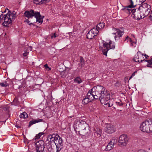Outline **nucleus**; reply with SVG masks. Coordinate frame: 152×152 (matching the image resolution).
Wrapping results in <instances>:
<instances>
[{
  "mask_svg": "<svg viewBox=\"0 0 152 152\" xmlns=\"http://www.w3.org/2000/svg\"><path fill=\"white\" fill-rule=\"evenodd\" d=\"M50 141L48 145H47V148L49 152H53V148L52 147L53 143L55 144L56 147V152H59L63 148V140L58 135L53 134L49 136Z\"/></svg>",
  "mask_w": 152,
  "mask_h": 152,
  "instance_id": "obj_1",
  "label": "nucleus"
},
{
  "mask_svg": "<svg viewBox=\"0 0 152 152\" xmlns=\"http://www.w3.org/2000/svg\"><path fill=\"white\" fill-rule=\"evenodd\" d=\"M99 43V47L101 50H102L103 54L106 56H107V52L110 49H114L115 48V42L110 40L108 42L104 40H102Z\"/></svg>",
  "mask_w": 152,
  "mask_h": 152,
  "instance_id": "obj_2",
  "label": "nucleus"
},
{
  "mask_svg": "<svg viewBox=\"0 0 152 152\" xmlns=\"http://www.w3.org/2000/svg\"><path fill=\"white\" fill-rule=\"evenodd\" d=\"M99 92L97 94L98 96V99H99L101 103L103 104L104 102L108 101L110 99V95L103 86H99Z\"/></svg>",
  "mask_w": 152,
  "mask_h": 152,
  "instance_id": "obj_3",
  "label": "nucleus"
},
{
  "mask_svg": "<svg viewBox=\"0 0 152 152\" xmlns=\"http://www.w3.org/2000/svg\"><path fill=\"white\" fill-rule=\"evenodd\" d=\"M7 9L8 10V13L7 14L4 15L2 18L1 20H4L3 25L5 26L8 27L9 25L11 24L14 19L16 18V13L15 12H11L8 9Z\"/></svg>",
  "mask_w": 152,
  "mask_h": 152,
  "instance_id": "obj_4",
  "label": "nucleus"
},
{
  "mask_svg": "<svg viewBox=\"0 0 152 152\" xmlns=\"http://www.w3.org/2000/svg\"><path fill=\"white\" fill-rule=\"evenodd\" d=\"M73 126L75 131L77 134L78 130L77 129H79L81 130L87 127L88 128L89 126L85 121L79 120L75 121Z\"/></svg>",
  "mask_w": 152,
  "mask_h": 152,
  "instance_id": "obj_5",
  "label": "nucleus"
},
{
  "mask_svg": "<svg viewBox=\"0 0 152 152\" xmlns=\"http://www.w3.org/2000/svg\"><path fill=\"white\" fill-rule=\"evenodd\" d=\"M99 86H96L94 87L89 91L86 96L89 98L91 101L93 100L94 99H98V96L97 94L99 93Z\"/></svg>",
  "mask_w": 152,
  "mask_h": 152,
  "instance_id": "obj_6",
  "label": "nucleus"
},
{
  "mask_svg": "<svg viewBox=\"0 0 152 152\" xmlns=\"http://www.w3.org/2000/svg\"><path fill=\"white\" fill-rule=\"evenodd\" d=\"M140 129L143 132L147 133L152 132V122L146 121L142 122L140 127Z\"/></svg>",
  "mask_w": 152,
  "mask_h": 152,
  "instance_id": "obj_7",
  "label": "nucleus"
},
{
  "mask_svg": "<svg viewBox=\"0 0 152 152\" xmlns=\"http://www.w3.org/2000/svg\"><path fill=\"white\" fill-rule=\"evenodd\" d=\"M140 8L142 13L143 18L147 16L151 11V6L147 3L142 4L141 6L140 7Z\"/></svg>",
  "mask_w": 152,
  "mask_h": 152,
  "instance_id": "obj_8",
  "label": "nucleus"
},
{
  "mask_svg": "<svg viewBox=\"0 0 152 152\" xmlns=\"http://www.w3.org/2000/svg\"><path fill=\"white\" fill-rule=\"evenodd\" d=\"M112 30L113 31H115V32L112 33L113 34L115 35L114 36L115 40H118L120 39L123 34L124 32V30L123 28L120 29L114 28L112 29Z\"/></svg>",
  "mask_w": 152,
  "mask_h": 152,
  "instance_id": "obj_9",
  "label": "nucleus"
},
{
  "mask_svg": "<svg viewBox=\"0 0 152 152\" xmlns=\"http://www.w3.org/2000/svg\"><path fill=\"white\" fill-rule=\"evenodd\" d=\"M142 12L139 8L137 10L133 9L132 16L133 18L136 20L140 19L142 18V14H141Z\"/></svg>",
  "mask_w": 152,
  "mask_h": 152,
  "instance_id": "obj_10",
  "label": "nucleus"
},
{
  "mask_svg": "<svg viewBox=\"0 0 152 152\" xmlns=\"http://www.w3.org/2000/svg\"><path fill=\"white\" fill-rule=\"evenodd\" d=\"M128 141V138L127 136L125 134H122L120 136L119 139L118 143L120 145L125 146Z\"/></svg>",
  "mask_w": 152,
  "mask_h": 152,
  "instance_id": "obj_11",
  "label": "nucleus"
},
{
  "mask_svg": "<svg viewBox=\"0 0 152 152\" xmlns=\"http://www.w3.org/2000/svg\"><path fill=\"white\" fill-rule=\"evenodd\" d=\"M44 141L42 140H40L36 143L37 152H44Z\"/></svg>",
  "mask_w": 152,
  "mask_h": 152,
  "instance_id": "obj_12",
  "label": "nucleus"
},
{
  "mask_svg": "<svg viewBox=\"0 0 152 152\" xmlns=\"http://www.w3.org/2000/svg\"><path fill=\"white\" fill-rule=\"evenodd\" d=\"M104 130L105 132L109 134H112L115 132V130L114 126L109 123L105 124Z\"/></svg>",
  "mask_w": 152,
  "mask_h": 152,
  "instance_id": "obj_13",
  "label": "nucleus"
},
{
  "mask_svg": "<svg viewBox=\"0 0 152 152\" xmlns=\"http://www.w3.org/2000/svg\"><path fill=\"white\" fill-rule=\"evenodd\" d=\"M99 31L95 28L91 29L89 31L86 35L87 38L89 39H91L95 36L97 35Z\"/></svg>",
  "mask_w": 152,
  "mask_h": 152,
  "instance_id": "obj_14",
  "label": "nucleus"
},
{
  "mask_svg": "<svg viewBox=\"0 0 152 152\" xmlns=\"http://www.w3.org/2000/svg\"><path fill=\"white\" fill-rule=\"evenodd\" d=\"M36 12L33 10H31L30 11H26L24 15L25 17H27L28 18H32L33 16L35 17Z\"/></svg>",
  "mask_w": 152,
  "mask_h": 152,
  "instance_id": "obj_15",
  "label": "nucleus"
},
{
  "mask_svg": "<svg viewBox=\"0 0 152 152\" xmlns=\"http://www.w3.org/2000/svg\"><path fill=\"white\" fill-rule=\"evenodd\" d=\"M78 133L82 136H86L88 137L90 135V132L88 129H87L86 128L80 130H78Z\"/></svg>",
  "mask_w": 152,
  "mask_h": 152,
  "instance_id": "obj_16",
  "label": "nucleus"
},
{
  "mask_svg": "<svg viewBox=\"0 0 152 152\" xmlns=\"http://www.w3.org/2000/svg\"><path fill=\"white\" fill-rule=\"evenodd\" d=\"M115 143V140H112L110 141L108 143L106 147L105 150L106 151H109L112 150L113 148L114 145Z\"/></svg>",
  "mask_w": 152,
  "mask_h": 152,
  "instance_id": "obj_17",
  "label": "nucleus"
},
{
  "mask_svg": "<svg viewBox=\"0 0 152 152\" xmlns=\"http://www.w3.org/2000/svg\"><path fill=\"white\" fill-rule=\"evenodd\" d=\"M35 17L36 19V22H38L39 23H42L44 16H42L39 12H36Z\"/></svg>",
  "mask_w": 152,
  "mask_h": 152,
  "instance_id": "obj_18",
  "label": "nucleus"
},
{
  "mask_svg": "<svg viewBox=\"0 0 152 152\" xmlns=\"http://www.w3.org/2000/svg\"><path fill=\"white\" fill-rule=\"evenodd\" d=\"M132 8H133L129 5L124 7V8L122 9L121 10L124 12L128 14H129L131 13H132L133 11V9H132Z\"/></svg>",
  "mask_w": 152,
  "mask_h": 152,
  "instance_id": "obj_19",
  "label": "nucleus"
},
{
  "mask_svg": "<svg viewBox=\"0 0 152 152\" xmlns=\"http://www.w3.org/2000/svg\"><path fill=\"white\" fill-rule=\"evenodd\" d=\"M43 121V120L42 119H37L36 120H33L29 122V124L28 126L29 127H30L33 124H36L37 123L40 122H42Z\"/></svg>",
  "mask_w": 152,
  "mask_h": 152,
  "instance_id": "obj_20",
  "label": "nucleus"
},
{
  "mask_svg": "<svg viewBox=\"0 0 152 152\" xmlns=\"http://www.w3.org/2000/svg\"><path fill=\"white\" fill-rule=\"evenodd\" d=\"M101 130L99 129H96L95 132H94V136L97 137H99L101 136Z\"/></svg>",
  "mask_w": 152,
  "mask_h": 152,
  "instance_id": "obj_21",
  "label": "nucleus"
},
{
  "mask_svg": "<svg viewBox=\"0 0 152 152\" xmlns=\"http://www.w3.org/2000/svg\"><path fill=\"white\" fill-rule=\"evenodd\" d=\"M104 23H101L98 24L96 26V29L98 30V31L99 30H100L103 28L104 26Z\"/></svg>",
  "mask_w": 152,
  "mask_h": 152,
  "instance_id": "obj_22",
  "label": "nucleus"
},
{
  "mask_svg": "<svg viewBox=\"0 0 152 152\" xmlns=\"http://www.w3.org/2000/svg\"><path fill=\"white\" fill-rule=\"evenodd\" d=\"M34 4L37 5H41L45 4L44 0H33Z\"/></svg>",
  "mask_w": 152,
  "mask_h": 152,
  "instance_id": "obj_23",
  "label": "nucleus"
},
{
  "mask_svg": "<svg viewBox=\"0 0 152 152\" xmlns=\"http://www.w3.org/2000/svg\"><path fill=\"white\" fill-rule=\"evenodd\" d=\"M141 52L140 51H138L137 54L134 56L133 59V61L136 62H139V60L138 59V58H139V57H138V56H139V54Z\"/></svg>",
  "mask_w": 152,
  "mask_h": 152,
  "instance_id": "obj_24",
  "label": "nucleus"
},
{
  "mask_svg": "<svg viewBox=\"0 0 152 152\" xmlns=\"http://www.w3.org/2000/svg\"><path fill=\"white\" fill-rule=\"evenodd\" d=\"M90 101H91V100H90L89 98H88L86 96V97L83 100L82 103L83 104H87Z\"/></svg>",
  "mask_w": 152,
  "mask_h": 152,
  "instance_id": "obj_25",
  "label": "nucleus"
},
{
  "mask_svg": "<svg viewBox=\"0 0 152 152\" xmlns=\"http://www.w3.org/2000/svg\"><path fill=\"white\" fill-rule=\"evenodd\" d=\"M28 117V115L26 112H23L21 113L20 115V118L25 119L27 118Z\"/></svg>",
  "mask_w": 152,
  "mask_h": 152,
  "instance_id": "obj_26",
  "label": "nucleus"
},
{
  "mask_svg": "<svg viewBox=\"0 0 152 152\" xmlns=\"http://www.w3.org/2000/svg\"><path fill=\"white\" fill-rule=\"evenodd\" d=\"M140 54H139V56H138V57H139V58H138L139 62H140L144 61V59L143 57V54H141V53Z\"/></svg>",
  "mask_w": 152,
  "mask_h": 152,
  "instance_id": "obj_27",
  "label": "nucleus"
},
{
  "mask_svg": "<svg viewBox=\"0 0 152 152\" xmlns=\"http://www.w3.org/2000/svg\"><path fill=\"white\" fill-rule=\"evenodd\" d=\"M80 64L81 67H83L85 64V60L82 56L80 57Z\"/></svg>",
  "mask_w": 152,
  "mask_h": 152,
  "instance_id": "obj_28",
  "label": "nucleus"
},
{
  "mask_svg": "<svg viewBox=\"0 0 152 152\" xmlns=\"http://www.w3.org/2000/svg\"><path fill=\"white\" fill-rule=\"evenodd\" d=\"M43 132L39 133L38 134H36L35 137L34 138L33 140H36L37 139H38L40 138L41 136L44 134Z\"/></svg>",
  "mask_w": 152,
  "mask_h": 152,
  "instance_id": "obj_29",
  "label": "nucleus"
},
{
  "mask_svg": "<svg viewBox=\"0 0 152 152\" xmlns=\"http://www.w3.org/2000/svg\"><path fill=\"white\" fill-rule=\"evenodd\" d=\"M124 41H127V42H128V41H130V42L131 43V45L132 46L133 45V43H135V44H136V42H132L131 39L130 38L128 37V36L126 37Z\"/></svg>",
  "mask_w": 152,
  "mask_h": 152,
  "instance_id": "obj_30",
  "label": "nucleus"
},
{
  "mask_svg": "<svg viewBox=\"0 0 152 152\" xmlns=\"http://www.w3.org/2000/svg\"><path fill=\"white\" fill-rule=\"evenodd\" d=\"M74 81L75 83L80 84L82 82V80L80 77H77L74 79Z\"/></svg>",
  "mask_w": 152,
  "mask_h": 152,
  "instance_id": "obj_31",
  "label": "nucleus"
},
{
  "mask_svg": "<svg viewBox=\"0 0 152 152\" xmlns=\"http://www.w3.org/2000/svg\"><path fill=\"white\" fill-rule=\"evenodd\" d=\"M129 4H130L129 6L134 8L135 7V5L133 4V2L132 0H128Z\"/></svg>",
  "mask_w": 152,
  "mask_h": 152,
  "instance_id": "obj_32",
  "label": "nucleus"
},
{
  "mask_svg": "<svg viewBox=\"0 0 152 152\" xmlns=\"http://www.w3.org/2000/svg\"><path fill=\"white\" fill-rule=\"evenodd\" d=\"M1 86L2 87H7L9 86V84L6 83V82L5 83H0Z\"/></svg>",
  "mask_w": 152,
  "mask_h": 152,
  "instance_id": "obj_33",
  "label": "nucleus"
},
{
  "mask_svg": "<svg viewBox=\"0 0 152 152\" xmlns=\"http://www.w3.org/2000/svg\"><path fill=\"white\" fill-rule=\"evenodd\" d=\"M147 66L148 67L152 68V58L151 59L150 61L149 62V64H147Z\"/></svg>",
  "mask_w": 152,
  "mask_h": 152,
  "instance_id": "obj_34",
  "label": "nucleus"
},
{
  "mask_svg": "<svg viewBox=\"0 0 152 152\" xmlns=\"http://www.w3.org/2000/svg\"><path fill=\"white\" fill-rule=\"evenodd\" d=\"M106 103V102H104V103H103V104H104V105L108 106V107H110L113 106V104H112V103L110 104V103H109L108 102L107 103Z\"/></svg>",
  "mask_w": 152,
  "mask_h": 152,
  "instance_id": "obj_35",
  "label": "nucleus"
},
{
  "mask_svg": "<svg viewBox=\"0 0 152 152\" xmlns=\"http://www.w3.org/2000/svg\"><path fill=\"white\" fill-rule=\"evenodd\" d=\"M115 104L117 106H122L123 104V103L122 102H115Z\"/></svg>",
  "mask_w": 152,
  "mask_h": 152,
  "instance_id": "obj_36",
  "label": "nucleus"
},
{
  "mask_svg": "<svg viewBox=\"0 0 152 152\" xmlns=\"http://www.w3.org/2000/svg\"><path fill=\"white\" fill-rule=\"evenodd\" d=\"M137 71H135L132 74L131 76L130 77L129 79H131L132 77H134L135 75V73H137Z\"/></svg>",
  "mask_w": 152,
  "mask_h": 152,
  "instance_id": "obj_37",
  "label": "nucleus"
},
{
  "mask_svg": "<svg viewBox=\"0 0 152 152\" xmlns=\"http://www.w3.org/2000/svg\"><path fill=\"white\" fill-rule=\"evenodd\" d=\"M57 37L56 34V33H54L51 37V38L53 39V38H56Z\"/></svg>",
  "mask_w": 152,
  "mask_h": 152,
  "instance_id": "obj_38",
  "label": "nucleus"
},
{
  "mask_svg": "<svg viewBox=\"0 0 152 152\" xmlns=\"http://www.w3.org/2000/svg\"><path fill=\"white\" fill-rule=\"evenodd\" d=\"M150 14V16H149V17L151 21H152V10L151 11Z\"/></svg>",
  "mask_w": 152,
  "mask_h": 152,
  "instance_id": "obj_39",
  "label": "nucleus"
},
{
  "mask_svg": "<svg viewBox=\"0 0 152 152\" xmlns=\"http://www.w3.org/2000/svg\"><path fill=\"white\" fill-rule=\"evenodd\" d=\"M28 52H26L23 53V56L24 57H26L28 54Z\"/></svg>",
  "mask_w": 152,
  "mask_h": 152,
  "instance_id": "obj_40",
  "label": "nucleus"
},
{
  "mask_svg": "<svg viewBox=\"0 0 152 152\" xmlns=\"http://www.w3.org/2000/svg\"><path fill=\"white\" fill-rule=\"evenodd\" d=\"M45 67L46 69H48V68L49 69V70H50L51 69V68H49L48 66V65H47V64H46L45 65Z\"/></svg>",
  "mask_w": 152,
  "mask_h": 152,
  "instance_id": "obj_41",
  "label": "nucleus"
},
{
  "mask_svg": "<svg viewBox=\"0 0 152 152\" xmlns=\"http://www.w3.org/2000/svg\"><path fill=\"white\" fill-rule=\"evenodd\" d=\"M50 0H44L45 3L49 2Z\"/></svg>",
  "mask_w": 152,
  "mask_h": 152,
  "instance_id": "obj_42",
  "label": "nucleus"
},
{
  "mask_svg": "<svg viewBox=\"0 0 152 152\" xmlns=\"http://www.w3.org/2000/svg\"><path fill=\"white\" fill-rule=\"evenodd\" d=\"M150 61H151V59L150 60H144V61H146V62H147L148 64H149V62Z\"/></svg>",
  "mask_w": 152,
  "mask_h": 152,
  "instance_id": "obj_43",
  "label": "nucleus"
},
{
  "mask_svg": "<svg viewBox=\"0 0 152 152\" xmlns=\"http://www.w3.org/2000/svg\"><path fill=\"white\" fill-rule=\"evenodd\" d=\"M25 22H26L28 24L29 23V21L28 19H26Z\"/></svg>",
  "mask_w": 152,
  "mask_h": 152,
  "instance_id": "obj_44",
  "label": "nucleus"
},
{
  "mask_svg": "<svg viewBox=\"0 0 152 152\" xmlns=\"http://www.w3.org/2000/svg\"><path fill=\"white\" fill-rule=\"evenodd\" d=\"M143 56H145L146 58H147V57H148V56L146 55L145 54H143Z\"/></svg>",
  "mask_w": 152,
  "mask_h": 152,
  "instance_id": "obj_45",
  "label": "nucleus"
},
{
  "mask_svg": "<svg viewBox=\"0 0 152 152\" xmlns=\"http://www.w3.org/2000/svg\"><path fill=\"white\" fill-rule=\"evenodd\" d=\"M135 152H142V150H138L135 151Z\"/></svg>",
  "mask_w": 152,
  "mask_h": 152,
  "instance_id": "obj_46",
  "label": "nucleus"
},
{
  "mask_svg": "<svg viewBox=\"0 0 152 152\" xmlns=\"http://www.w3.org/2000/svg\"><path fill=\"white\" fill-rule=\"evenodd\" d=\"M142 152H148L146 151H145V150H142Z\"/></svg>",
  "mask_w": 152,
  "mask_h": 152,
  "instance_id": "obj_47",
  "label": "nucleus"
},
{
  "mask_svg": "<svg viewBox=\"0 0 152 152\" xmlns=\"http://www.w3.org/2000/svg\"><path fill=\"white\" fill-rule=\"evenodd\" d=\"M32 24H33V23H29L28 24L29 25H31V24L32 25Z\"/></svg>",
  "mask_w": 152,
  "mask_h": 152,
  "instance_id": "obj_48",
  "label": "nucleus"
},
{
  "mask_svg": "<svg viewBox=\"0 0 152 152\" xmlns=\"http://www.w3.org/2000/svg\"><path fill=\"white\" fill-rule=\"evenodd\" d=\"M32 25L34 26H35V24L33 23V24Z\"/></svg>",
  "mask_w": 152,
  "mask_h": 152,
  "instance_id": "obj_49",
  "label": "nucleus"
},
{
  "mask_svg": "<svg viewBox=\"0 0 152 152\" xmlns=\"http://www.w3.org/2000/svg\"><path fill=\"white\" fill-rule=\"evenodd\" d=\"M141 14H142V18H143V16H142V13H141Z\"/></svg>",
  "mask_w": 152,
  "mask_h": 152,
  "instance_id": "obj_50",
  "label": "nucleus"
},
{
  "mask_svg": "<svg viewBox=\"0 0 152 152\" xmlns=\"http://www.w3.org/2000/svg\"><path fill=\"white\" fill-rule=\"evenodd\" d=\"M113 107L114 109H115V108H116L115 107Z\"/></svg>",
  "mask_w": 152,
  "mask_h": 152,
  "instance_id": "obj_51",
  "label": "nucleus"
},
{
  "mask_svg": "<svg viewBox=\"0 0 152 152\" xmlns=\"http://www.w3.org/2000/svg\"><path fill=\"white\" fill-rule=\"evenodd\" d=\"M6 12V10L4 12Z\"/></svg>",
  "mask_w": 152,
  "mask_h": 152,
  "instance_id": "obj_52",
  "label": "nucleus"
},
{
  "mask_svg": "<svg viewBox=\"0 0 152 152\" xmlns=\"http://www.w3.org/2000/svg\"><path fill=\"white\" fill-rule=\"evenodd\" d=\"M1 12L3 13V12H2V11H1Z\"/></svg>",
  "mask_w": 152,
  "mask_h": 152,
  "instance_id": "obj_53",
  "label": "nucleus"
},
{
  "mask_svg": "<svg viewBox=\"0 0 152 152\" xmlns=\"http://www.w3.org/2000/svg\"><path fill=\"white\" fill-rule=\"evenodd\" d=\"M1 12L3 13V12H2V11H1Z\"/></svg>",
  "mask_w": 152,
  "mask_h": 152,
  "instance_id": "obj_54",
  "label": "nucleus"
},
{
  "mask_svg": "<svg viewBox=\"0 0 152 152\" xmlns=\"http://www.w3.org/2000/svg\"><path fill=\"white\" fill-rule=\"evenodd\" d=\"M1 12L3 13V12H2V11H1Z\"/></svg>",
  "mask_w": 152,
  "mask_h": 152,
  "instance_id": "obj_55",
  "label": "nucleus"
},
{
  "mask_svg": "<svg viewBox=\"0 0 152 152\" xmlns=\"http://www.w3.org/2000/svg\"><path fill=\"white\" fill-rule=\"evenodd\" d=\"M1 149H0V151H1Z\"/></svg>",
  "mask_w": 152,
  "mask_h": 152,
  "instance_id": "obj_56",
  "label": "nucleus"
}]
</instances>
